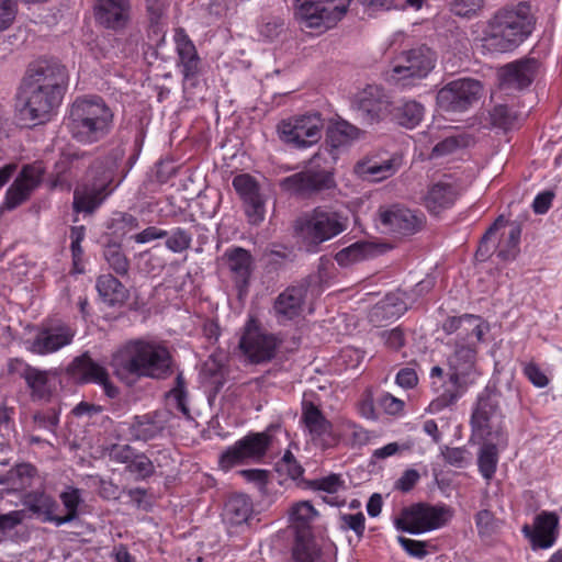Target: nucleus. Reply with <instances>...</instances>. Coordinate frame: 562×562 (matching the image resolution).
I'll list each match as a JSON object with an SVG mask.
<instances>
[{"mask_svg": "<svg viewBox=\"0 0 562 562\" xmlns=\"http://www.w3.org/2000/svg\"><path fill=\"white\" fill-rule=\"evenodd\" d=\"M23 519V510H11L5 514H0V544L7 540L10 531L22 524Z\"/></svg>", "mask_w": 562, "mask_h": 562, "instance_id": "obj_57", "label": "nucleus"}, {"mask_svg": "<svg viewBox=\"0 0 562 562\" xmlns=\"http://www.w3.org/2000/svg\"><path fill=\"white\" fill-rule=\"evenodd\" d=\"M351 0H295V15L310 29H330L346 14Z\"/></svg>", "mask_w": 562, "mask_h": 562, "instance_id": "obj_14", "label": "nucleus"}, {"mask_svg": "<svg viewBox=\"0 0 562 562\" xmlns=\"http://www.w3.org/2000/svg\"><path fill=\"white\" fill-rule=\"evenodd\" d=\"M110 228L114 235L124 237L139 228V220L131 213L120 212L112 218Z\"/></svg>", "mask_w": 562, "mask_h": 562, "instance_id": "obj_54", "label": "nucleus"}, {"mask_svg": "<svg viewBox=\"0 0 562 562\" xmlns=\"http://www.w3.org/2000/svg\"><path fill=\"white\" fill-rule=\"evenodd\" d=\"M436 60V53L426 45L404 50L394 59L391 79L402 87L413 86L430 74Z\"/></svg>", "mask_w": 562, "mask_h": 562, "instance_id": "obj_12", "label": "nucleus"}, {"mask_svg": "<svg viewBox=\"0 0 562 562\" xmlns=\"http://www.w3.org/2000/svg\"><path fill=\"white\" fill-rule=\"evenodd\" d=\"M484 0H451L450 10L453 14L462 18H472L483 8Z\"/></svg>", "mask_w": 562, "mask_h": 562, "instance_id": "obj_56", "label": "nucleus"}, {"mask_svg": "<svg viewBox=\"0 0 562 562\" xmlns=\"http://www.w3.org/2000/svg\"><path fill=\"white\" fill-rule=\"evenodd\" d=\"M126 471L135 476L136 481H145L155 473L153 461L143 452H137L133 461L126 465Z\"/></svg>", "mask_w": 562, "mask_h": 562, "instance_id": "obj_50", "label": "nucleus"}, {"mask_svg": "<svg viewBox=\"0 0 562 562\" xmlns=\"http://www.w3.org/2000/svg\"><path fill=\"white\" fill-rule=\"evenodd\" d=\"M381 337L385 346L393 351H398L406 344L405 333L401 327L384 330L381 333Z\"/></svg>", "mask_w": 562, "mask_h": 562, "instance_id": "obj_64", "label": "nucleus"}, {"mask_svg": "<svg viewBox=\"0 0 562 562\" xmlns=\"http://www.w3.org/2000/svg\"><path fill=\"white\" fill-rule=\"evenodd\" d=\"M25 507L43 522H53L59 527L58 502L45 492L33 491L23 498Z\"/></svg>", "mask_w": 562, "mask_h": 562, "instance_id": "obj_30", "label": "nucleus"}, {"mask_svg": "<svg viewBox=\"0 0 562 562\" xmlns=\"http://www.w3.org/2000/svg\"><path fill=\"white\" fill-rule=\"evenodd\" d=\"M166 430V419L159 412H150L144 415L133 417L128 426L130 439L134 441H144L162 437Z\"/></svg>", "mask_w": 562, "mask_h": 562, "instance_id": "obj_29", "label": "nucleus"}, {"mask_svg": "<svg viewBox=\"0 0 562 562\" xmlns=\"http://www.w3.org/2000/svg\"><path fill=\"white\" fill-rule=\"evenodd\" d=\"M506 228V221L503 215L498 216L482 236L475 257L479 260H485L493 252L502 260H513L518 250L521 236V227L517 223H512Z\"/></svg>", "mask_w": 562, "mask_h": 562, "instance_id": "obj_9", "label": "nucleus"}, {"mask_svg": "<svg viewBox=\"0 0 562 562\" xmlns=\"http://www.w3.org/2000/svg\"><path fill=\"white\" fill-rule=\"evenodd\" d=\"M480 441L482 445L477 453V468L483 479L486 482H490L496 473L499 452L507 447L508 440L504 443H501L497 440Z\"/></svg>", "mask_w": 562, "mask_h": 562, "instance_id": "obj_37", "label": "nucleus"}, {"mask_svg": "<svg viewBox=\"0 0 562 562\" xmlns=\"http://www.w3.org/2000/svg\"><path fill=\"white\" fill-rule=\"evenodd\" d=\"M169 401L175 403L176 408L186 417L190 418V409L188 406V392L186 382L181 374L176 378V384L168 393Z\"/></svg>", "mask_w": 562, "mask_h": 562, "instance_id": "obj_53", "label": "nucleus"}, {"mask_svg": "<svg viewBox=\"0 0 562 562\" xmlns=\"http://www.w3.org/2000/svg\"><path fill=\"white\" fill-rule=\"evenodd\" d=\"M477 535L482 540L491 539L499 529V521L494 513L488 509H481L474 516Z\"/></svg>", "mask_w": 562, "mask_h": 562, "instance_id": "obj_48", "label": "nucleus"}, {"mask_svg": "<svg viewBox=\"0 0 562 562\" xmlns=\"http://www.w3.org/2000/svg\"><path fill=\"white\" fill-rule=\"evenodd\" d=\"M249 463L237 441L227 447L218 457V467L223 471H229L235 467Z\"/></svg>", "mask_w": 562, "mask_h": 562, "instance_id": "obj_51", "label": "nucleus"}, {"mask_svg": "<svg viewBox=\"0 0 562 562\" xmlns=\"http://www.w3.org/2000/svg\"><path fill=\"white\" fill-rule=\"evenodd\" d=\"M441 329L447 335L457 334L456 340L468 339L471 335L476 336V339H483L490 330V325L481 316L463 314L447 317L441 325Z\"/></svg>", "mask_w": 562, "mask_h": 562, "instance_id": "obj_28", "label": "nucleus"}, {"mask_svg": "<svg viewBox=\"0 0 562 562\" xmlns=\"http://www.w3.org/2000/svg\"><path fill=\"white\" fill-rule=\"evenodd\" d=\"M59 382L58 372L56 370H41L35 368L25 383L31 391L33 400L48 401L56 391Z\"/></svg>", "mask_w": 562, "mask_h": 562, "instance_id": "obj_32", "label": "nucleus"}, {"mask_svg": "<svg viewBox=\"0 0 562 562\" xmlns=\"http://www.w3.org/2000/svg\"><path fill=\"white\" fill-rule=\"evenodd\" d=\"M307 286L304 284L289 285L276 299L272 305L273 315L280 325L300 318L304 311Z\"/></svg>", "mask_w": 562, "mask_h": 562, "instance_id": "obj_22", "label": "nucleus"}, {"mask_svg": "<svg viewBox=\"0 0 562 562\" xmlns=\"http://www.w3.org/2000/svg\"><path fill=\"white\" fill-rule=\"evenodd\" d=\"M254 513L252 501L245 494L231 496L225 504L224 518L231 525H241L249 520Z\"/></svg>", "mask_w": 562, "mask_h": 562, "instance_id": "obj_40", "label": "nucleus"}, {"mask_svg": "<svg viewBox=\"0 0 562 562\" xmlns=\"http://www.w3.org/2000/svg\"><path fill=\"white\" fill-rule=\"evenodd\" d=\"M18 14L15 0H0V32L8 30Z\"/></svg>", "mask_w": 562, "mask_h": 562, "instance_id": "obj_63", "label": "nucleus"}, {"mask_svg": "<svg viewBox=\"0 0 562 562\" xmlns=\"http://www.w3.org/2000/svg\"><path fill=\"white\" fill-rule=\"evenodd\" d=\"M392 102L379 86H368L358 100V113L367 124L378 123L391 114Z\"/></svg>", "mask_w": 562, "mask_h": 562, "instance_id": "obj_25", "label": "nucleus"}, {"mask_svg": "<svg viewBox=\"0 0 562 562\" xmlns=\"http://www.w3.org/2000/svg\"><path fill=\"white\" fill-rule=\"evenodd\" d=\"M344 431L352 448L363 447L372 439V431L352 420L344 423Z\"/></svg>", "mask_w": 562, "mask_h": 562, "instance_id": "obj_52", "label": "nucleus"}, {"mask_svg": "<svg viewBox=\"0 0 562 562\" xmlns=\"http://www.w3.org/2000/svg\"><path fill=\"white\" fill-rule=\"evenodd\" d=\"M457 200V191L453 184L439 181L434 183L425 196V206L432 214L451 207Z\"/></svg>", "mask_w": 562, "mask_h": 562, "instance_id": "obj_39", "label": "nucleus"}, {"mask_svg": "<svg viewBox=\"0 0 562 562\" xmlns=\"http://www.w3.org/2000/svg\"><path fill=\"white\" fill-rule=\"evenodd\" d=\"M95 289L101 301L110 307L122 306L130 297L127 288L111 273L99 276Z\"/></svg>", "mask_w": 562, "mask_h": 562, "instance_id": "obj_31", "label": "nucleus"}, {"mask_svg": "<svg viewBox=\"0 0 562 562\" xmlns=\"http://www.w3.org/2000/svg\"><path fill=\"white\" fill-rule=\"evenodd\" d=\"M68 71L54 60L31 65L23 79L19 116L23 121L44 123L60 105L68 87Z\"/></svg>", "mask_w": 562, "mask_h": 562, "instance_id": "obj_1", "label": "nucleus"}, {"mask_svg": "<svg viewBox=\"0 0 562 562\" xmlns=\"http://www.w3.org/2000/svg\"><path fill=\"white\" fill-rule=\"evenodd\" d=\"M103 258L109 268L120 277L127 276L131 261L124 252L122 245L117 243H109L103 248Z\"/></svg>", "mask_w": 562, "mask_h": 562, "instance_id": "obj_42", "label": "nucleus"}, {"mask_svg": "<svg viewBox=\"0 0 562 562\" xmlns=\"http://www.w3.org/2000/svg\"><path fill=\"white\" fill-rule=\"evenodd\" d=\"M371 251L368 243L358 241L342 248L335 255V260L340 267H348L366 259Z\"/></svg>", "mask_w": 562, "mask_h": 562, "instance_id": "obj_46", "label": "nucleus"}, {"mask_svg": "<svg viewBox=\"0 0 562 562\" xmlns=\"http://www.w3.org/2000/svg\"><path fill=\"white\" fill-rule=\"evenodd\" d=\"M348 227V217L342 213L321 206L296 223V231L303 239L313 246L327 241Z\"/></svg>", "mask_w": 562, "mask_h": 562, "instance_id": "obj_10", "label": "nucleus"}, {"mask_svg": "<svg viewBox=\"0 0 562 562\" xmlns=\"http://www.w3.org/2000/svg\"><path fill=\"white\" fill-rule=\"evenodd\" d=\"M66 371L69 378L79 384L100 385L109 398H116L120 394L119 387L110 379L108 369L95 361L88 351L75 357Z\"/></svg>", "mask_w": 562, "mask_h": 562, "instance_id": "obj_16", "label": "nucleus"}, {"mask_svg": "<svg viewBox=\"0 0 562 562\" xmlns=\"http://www.w3.org/2000/svg\"><path fill=\"white\" fill-rule=\"evenodd\" d=\"M232 186L243 204L262 195L260 192L259 182L249 173H240L235 176L233 178Z\"/></svg>", "mask_w": 562, "mask_h": 562, "instance_id": "obj_45", "label": "nucleus"}, {"mask_svg": "<svg viewBox=\"0 0 562 562\" xmlns=\"http://www.w3.org/2000/svg\"><path fill=\"white\" fill-rule=\"evenodd\" d=\"M74 337L75 330L65 323L42 324L34 338L29 341L27 350L38 356L50 355L70 345Z\"/></svg>", "mask_w": 562, "mask_h": 562, "instance_id": "obj_20", "label": "nucleus"}, {"mask_svg": "<svg viewBox=\"0 0 562 562\" xmlns=\"http://www.w3.org/2000/svg\"><path fill=\"white\" fill-rule=\"evenodd\" d=\"M401 548L409 555L416 559H424L428 554L427 541L415 540L403 536L397 537Z\"/></svg>", "mask_w": 562, "mask_h": 562, "instance_id": "obj_58", "label": "nucleus"}, {"mask_svg": "<svg viewBox=\"0 0 562 562\" xmlns=\"http://www.w3.org/2000/svg\"><path fill=\"white\" fill-rule=\"evenodd\" d=\"M395 159L381 160L376 157H367L355 166V172L363 180L381 181L396 172Z\"/></svg>", "mask_w": 562, "mask_h": 562, "instance_id": "obj_34", "label": "nucleus"}, {"mask_svg": "<svg viewBox=\"0 0 562 562\" xmlns=\"http://www.w3.org/2000/svg\"><path fill=\"white\" fill-rule=\"evenodd\" d=\"M470 424L472 437L477 440H497L501 443L508 440L503 415L494 396L485 395L477 398Z\"/></svg>", "mask_w": 562, "mask_h": 562, "instance_id": "obj_13", "label": "nucleus"}, {"mask_svg": "<svg viewBox=\"0 0 562 562\" xmlns=\"http://www.w3.org/2000/svg\"><path fill=\"white\" fill-rule=\"evenodd\" d=\"M406 311V305L404 302H395L393 296H386L385 300L380 302L375 306V313L378 315H383L389 318H397L403 315Z\"/></svg>", "mask_w": 562, "mask_h": 562, "instance_id": "obj_61", "label": "nucleus"}, {"mask_svg": "<svg viewBox=\"0 0 562 562\" xmlns=\"http://www.w3.org/2000/svg\"><path fill=\"white\" fill-rule=\"evenodd\" d=\"M357 409L359 415L364 419L376 420L379 418L375 411L373 394L370 389L362 393L361 398L357 404Z\"/></svg>", "mask_w": 562, "mask_h": 562, "instance_id": "obj_62", "label": "nucleus"}, {"mask_svg": "<svg viewBox=\"0 0 562 562\" xmlns=\"http://www.w3.org/2000/svg\"><path fill=\"white\" fill-rule=\"evenodd\" d=\"M272 440L273 436L267 429L260 432L250 431L238 439L237 443L249 462H260L267 456Z\"/></svg>", "mask_w": 562, "mask_h": 562, "instance_id": "obj_36", "label": "nucleus"}, {"mask_svg": "<svg viewBox=\"0 0 562 562\" xmlns=\"http://www.w3.org/2000/svg\"><path fill=\"white\" fill-rule=\"evenodd\" d=\"M536 22L528 1L502 7L488 19L482 45L491 53L513 52L531 35Z\"/></svg>", "mask_w": 562, "mask_h": 562, "instance_id": "obj_2", "label": "nucleus"}, {"mask_svg": "<svg viewBox=\"0 0 562 562\" xmlns=\"http://www.w3.org/2000/svg\"><path fill=\"white\" fill-rule=\"evenodd\" d=\"M522 373L527 380L536 387L543 389L549 385V378L533 361L524 363Z\"/></svg>", "mask_w": 562, "mask_h": 562, "instance_id": "obj_60", "label": "nucleus"}, {"mask_svg": "<svg viewBox=\"0 0 562 562\" xmlns=\"http://www.w3.org/2000/svg\"><path fill=\"white\" fill-rule=\"evenodd\" d=\"M492 124L502 130H512L518 125L519 115L516 110L506 105H496L491 113Z\"/></svg>", "mask_w": 562, "mask_h": 562, "instance_id": "obj_49", "label": "nucleus"}, {"mask_svg": "<svg viewBox=\"0 0 562 562\" xmlns=\"http://www.w3.org/2000/svg\"><path fill=\"white\" fill-rule=\"evenodd\" d=\"M294 562H331L330 552H324L312 535L297 533L292 548Z\"/></svg>", "mask_w": 562, "mask_h": 562, "instance_id": "obj_35", "label": "nucleus"}, {"mask_svg": "<svg viewBox=\"0 0 562 562\" xmlns=\"http://www.w3.org/2000/svg\"><path fill=\"white\" fill-rule=\"evenodd\" d=\"M326 157L317 151L308 160L304 170L283 178L280 188L284 192L299 196H312L326 190L334 189L336 181L333 170L323 166Z\"/></svg>", "mask_w": 562, "mask_h": 562, "instance_id": "obj_7", "label": "nucleus"}, {"mask_svg": "<svg viewBox=\"0 0 562 562\" xmlns=\"http://www.w3.org/2000/svg\"><path fill=\"white\" fill-rule=\"evenodd\" d=\"M120 168L113 155L97 158L87 171V182L82 190L74 193V210L77 213H92L113 193L122 179L115 183Z\"/></svg>", "mask_w": 562, "mask_h": 562, "instance_id": "obj_6", "label": "nucleus"}, {"mask_svg": "<svg viewBox=\"0 0 562 562\" xmlns=\"http://www.w3.org/2000/svg\"><path fill=\"white\" fill-rule=\"evenodd\" d=\"M44 173L45 168L40 161L24 165L18 177L5 191L1 207L12 211L26 202L43 182Z\"/></svg>", "mask_w": 562, "mask_h": 562, "instance_id": "obj_18", "label": "nucleus"}, {"mask_svg": "<svg viewBox=\"0 0 562 562\" xmlns=\"http://www.w3.org/2000/svg\"><path fill=\"white\" fill-rule=\"evenodd\" d=\"M66 126L76 142L92 145L112 132L114 112L100 95L78 97L69 106Z\"/></svg>", "mask_w": 562, "mask_h": 562, "instance_id": "obj_3", "label": "nucleus"}, {"mask_svg": "<svg viewBox=\"0 0 562 562\" xmlns=\"http://www.w3.org/2000/svg\"><path fill=\"white\" fill-rule=\"evenodd\" d=\"M481 341L483 339H476V336L473 337L472 335L468 339L454 341L453 351L448 358L449 386L429 403L426 412L438 414L456 405L463 396L467 391L464 379L475 370Z\"/></svg>", "mask_w": 562, "mask_h": 562, "instance_id": "obj_5", "label": "nucleus"}, {"mask_svg": "<svg viewBox=\"0 0 562 562\" xmlns=\"http://www.w3.org/2000/svg\"><path fill=\"white\" fill-rule=\"evenodd\" d=\"M452 514V509L447 505L418 503L402 510L395 520V527L412 535H419L443 527Z\"/></svg>", "mask_w": 562, "mask_h": 562, "instance_id": "obj_11", "label": "nucleus"}, {"mask_svg": "<svg viewBox=\"0 0 562 562\" xmlns=\"http://www.w3.org/2000/svg\"><path fill=\"white\" fill-rule=\"evenodd\" d=\"M289 513L290 521L295 528L296 535H312L311 524L317 515V512L310 502L302 501L293 504Z\"/></svg>", "mask_w": 562, "mask_h": 562, "instance_id": "obj_41", "label": "nucleus"}, {"mask_svg": "<svg viewBox=\"0 0 562 562\" xmlns=\"http://www.w3.org/2000/svg\"><path fill=\"white\" fill-rule=\"evenodd\" d=\"M281 340L266 330L256 315H248L238 341V349L250 364L270 362L277 355Z\"/></svg>", "mask_w": 562, "mask_h": 562, "instance_id": "obj_8", "label": "nucleus"}, {"mask_svg": "<svg viewBox=\"0 0 562 562\" xmlns=\"http://www.w3.org/2000/svg\"><path fill=\"white\" fill-rule=\"evenodd\" d=\"M539 63L535 58H522L505 65L501 70V81L506 88L522 90L535 80Z\"/></svg>", "mask_w": 562, "mask_h": 562, "instance_id": "obj_27", "label": "nucleus"}, {"mask_svg": "<svg viewBox=\"0 0 562 562\" xmlns=\"http://www.w3.org/2000/svg\"><path fill=\"white\" fill-rule=\"evenodd\" d=\"M482 89L481 82L475 79L452 80L438 91L437 104L446 112H464L480 99Z\"/></svg>", "mask_w": 562, "mask_h": 562, "instance_id": "obj_17", "label": "nucleus"}, {"mask_svg": "<svg viewBox=\"0 0 562 562\" xmlns=\"http://www.w3.org/2000/svg\"><path fill=\"white\" fill-rule=\"evenodd\" d=\"M131 10L130 0H97L94 16L101 26L117 32L128 24Z\"/></svg>", "mask_w": 562, "mask_h": 562, "instance_id": "obj_26", "label": "nucleus"}, {"mask_svg": "<svg viewBox=\"0 0 562 562\" xmlns=\"http://www.w3.org/2000/svg\"><path fill=\"white\" fill-rule=\"evenodd\" d=\"M173 41L178 56L177 66L180 68L183 80H196L201 72L202 60L193 41L182 27L175 30Z\"/></svg>", "mask_w": 562, "mask_h": 562, "instance_id": "obj_24", "label": "nucleus"}, {"mask_svg": "<svg viewBox=\"0 0 562 562\" xmlns=\"http://www.w3.org/2000/svg\"><path fill=\"white\" fill-rule=\"evenodd\" d=\"M59 499L66 510V514L59 515L58 519V522L63 526L78 518L79 506L83 499L81 497V491L74 486H67V488L59 494Z\"/></svg>", "mask_w": 562, "mask_h": 562, "instance_id": "obj_44", "label": "nucleus"}, {"mask_svg": "<svg viewBox=\"0 0 562 562\" xmlns=\"http://www.w3.org/2000/svg\"><path fill=\"white\" fill-rule=\"evenodd\" d=\"M301 422L314 441L331 432L333 425L313 402H303Z\"/></svg>", "mask_w": 562, "mask_h": 562, "instance_id": "obj_33", "label": "nucleus"}, {"mask_svg": "<svg viewBox=\"0 0 562 562\" xmlns=\"http://www.w3.org/2000/svg\"><path fill=\"white\" fill-rule=\"evenodd\" d=\"M425 108L415 100H403L391 106L390 119L394 123L405 127L415 128L423 120Z\"/></svg>", "mask_w": 562, "mask_h": 562, "instance_id": "obj_38", "label": "nucleus"}, {"mask_svg": "<svg viewBox=\"0 0 562 562\" xmlns=\"http://www.w3.org/2000/svg\"><path fill=\"white\" fill-rule=\"evenodd\" d=\"M379 220L381 225L390 232L412 235L422 229L425 216L422 212L392 205L387 209H380Z\"/></svg>", "mask_w": 562, "mask_h": 562, "instance_id": "obj_21", "label": "nucleus"}, {"mask_svg": "<svg viewBox=\"0 0 562 562\" xmlns=\"http://www.w3.org/2000/svg\"><path fill=\"white\" fill-rule=\"evenodd\" d=\"M223 257L232 274L238 297L243 299L248 293L254 258L249 250L239 246L227 248Z\"/></svg>", "mask_w": 562, "mask_h": 562, "instance_id": "obj_23", "label": "nucleus"}, {"mask_svg": "<svg viewBox=\"0 0 562 562\" xmlns=\"http://www.w3.org/2000/svg\"><path fill=\"white\" fill-rule=\"evenodd\" d=\"M560 518L555 512L542 510L533 518L532 525L521 527L524 537L533 551L552 548L559 538Z\"/></svg>", "mask_w": 562, "mask_h": 562, "instance_id": "obj_19", "label": "nucleus"}, {"mask_svg": "<svg viewBox=\"0 0 562 562\" xmlns=\"http://www.w3.org/2000/svg\"><path fill=\"white\" fill-rule=\"evenodd\" d=\"M379 407L387 415L400 416L404 413L405 403L391 393L384 392L378 398Z\"/></svg>", "mask_w": 562, "mask_h": 562, "instance_id": "obj_59", "label": "nucleus"}, {"mask_svg": "<svg viewBox=\"0 0 562 562\" xmlns=\"http://www.w3.org/2000/svg\"><path fill=\"white\" fill-rule=\"evenodd\" d=\"M324 120L317 112L294 116L282 121L278 131L280 138L295 148H308L322 137Z\"/></svg>", "mask_w": 562, "mask_h": 562, "instance_id": "obj_15", "label": "nucleus"}, {"mask_svg": "<svg viewBox=\"0 0 562 562\" xmlns=\"http://www.w3.org/2000/svg\"><path fill=\"white\" fill-rule=\"evenodd\" d=\"M244 213L250 225H260L266 217V200L263 195L243 204Z\"/></svg>", "mask_w": 562, "mask_h": 562, "instance_id": "obj_55", "label": "nucleus"}, {"mask_svg": "<svg viewBox=\"0 0 562 562\" xmlns=\"http://www.w3.org/2000/svg\"><path fill=\"white\" fill-rule=\"evenodd\" d=\"M165 239V247L169 251L181 254L191 247L193 236L189 229L177 226L168 231V235Z\"/></svg>", "mask_w": 562, "mask_h": 562, "instance_id": "obj_47", "label": "nucleus"}, {"mask_svg": "<svg viewBox=\"0 0 562 562\" xmlns=\"http://www.w3.org/2000/svg\"><path fill=\"white\" fill-rule=\"evenodd\" d=\"M124 372L137 376L162 380L172 372V356L161 342L134 339L127 341L116 355Z\"/></svg>", "mask_w": 562, "mask_h": 562, "instance_id": "obj_4", "label": "nucleus"}, {"mask_svg": "<svg viewBox=\"0 0 562 562\" xmlns=\"http://www.w3.org/2000/svg\"><path fill=\"white\" fill-rule=\"evenodd\" d=\"M359 132L358 127L346 121L337 122L327 132L326 142L333 149H338L339 147L348 145L351 140L357 139Z\"/></svg>", "mask_w": 562, "mask_h": 562, "instance_id": "obj_43", "label": "nucleus"}]
</instances>
